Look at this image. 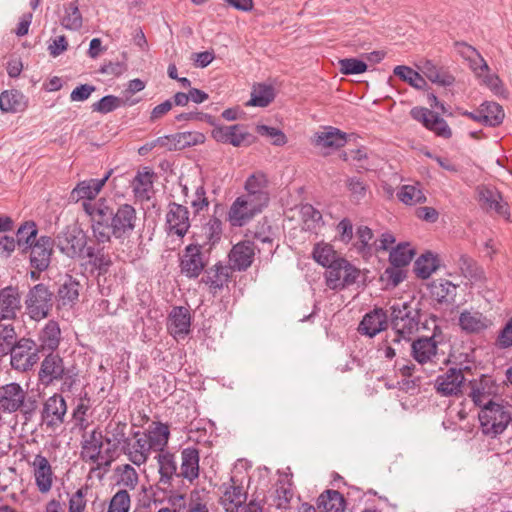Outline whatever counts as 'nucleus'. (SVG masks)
<instances>
[{
    "mask_svg": "<svg viewBox=\"0 0 512 512\" xmlns=\"http://www.w3.org/2000/svg\"><path fill=\"white\" fill-rule=\"evenodd\" d=\"M84 212L90 218L92 236L97 244L109 243L112 237L123 242L130 238L139 221L133 205L122 203L115 208L111 200L104 197L95 203L87 202Z\"/></svg>",
    "mask_w": 512,
    "mask_h": 512,
    "instance_id": "f257e3e1",
    "label": "nucleus"
},
{
    "mask_svg": "<svg viewBox=\"0 0 512 512\" xmlns=\"http://www.w3.org/2000/svg\"><path fill=\"white\" fill-rule=\"evenodd\" d=\"M37 408V401L28 397L27 391L16 382L0 386V413L12 414L21 412L31 415Z\"/></svg>",
    "mask_w": 512,
    "mask_h": 512,
    "instance_id": "f03ea898",
    "label": "nucleus"
},
{
    "mask_svg": "<svg viewBox=\"0 0 512 512\" xmlns=\"http://www.w3.org/2000/svg\"><path fill=\"white\" fill-rule=\"evenodd\" d=\"M478 418L482 433L491 438L502 434L512 420L509 409L494 401L485 404Z\"/></svg>",
    "mask_w": 512,
    "mask_h": 512,
    "instance_id": "7ed1b4c3",
    "label": "nucleus"
},
{
    "mask_svg": "<svg viewBox=\"0 0 512 512\" xmlns=\"http://www.w3.org/2000/svg\"><path fill=\"white\" fill-rule=\"evenodd\" d=\"M420 312L407 302L395 303L390 307V325L393 332L413 337L419 330Z\"/></svg>",
    "mask_w": 512,
    "mask_h": 512,
    "instance_id": "20e7f679",
    "label": "nucleus"
},
{
    "mask_svg": "<svg viewBox=\"0 0 512 512\" xmlns=\"http://www.w3.org/2000/svg\"><path fill=\"white\" fill-rule=\"evenodd\" d=\"M200 243L187 245L180 255V272L189 279L198 278L205 270L209 262L208 252L203 251Z\"/></svg>",
    "mask_w": 512,
    "mask_h": 512,
    "instance_id": "39448f33",
    "label": "nucleus"
},
{
    "mask_svg": "<svg viewBox=\"0 0 512 512\" xmlns=\"http://www.w3.org/2000/svg\"><path fill=\"white\" fill-rule=\"evenodd\" d=\"M88 238L86 233L77 226H68L56 237V246L61 253L69 258H84Z\"/></svg>",
    "mask_w": 512,
    "mask_h": 512,
    "instance_id": "423d86ee",
    "label": "nucleus"
},
{
    "mask_svg": "<svg viewBox=\"0 0 512 512\" xmlns=\"http://www.w3.org/2000/svg\"><path fill=\"white\" fill-rule=\"evenodd\" d=\"M326 268V285L332 290H341L353 285L360 275V270L344 258H339Z\"/></svg>",
    "mask_w": 512,
    "mask_h": 512,
    "instance_id": "0eeeda50",
    "label": "nucleus"
},
{
    "mask_svg": "<svg viewBox=\"0 0 512 512\" xmlns=\"http://www.w3.org/2000/svg\"><path fill=\"white\" fill-rule=\"evenodd\" d=\"M9 354L11 367L19 372L31 370L39 361V348L29 338H20Z\"/></svg>",
    "mask_w": 512,
    "mask_h": 512,
    "instance_id": "6e6552de",
    "label": "nucleus"
},
{
    "mask_svg": "<svg viewBox=\"0 0 512 512\" xmlns=\"http://www.w3.org/2000/svg\"><path fill=\"white\" fill-rule=\"evenodd\" d=\"M266 207L246 196H238L231 204L227 220L233 227H242L248 224L256 215Z\"/></svg>",
    "mask_w": 512,
    "mask_h": 512,
    "instance_id": "1a4fd4ad",
    "label": "nucleus"
},
{
    "mask_svg": "<svg viewBox=\"0 0 512 512\" xmlns=\"http://www.w3.org/2000/svg\"><path fill=\"white\" fill-rule=\"evenodd\" d=\"M53 293L42 283L33 286L25 300L29 316L34 320H41L48 316L52 308Z\"/></svg>",
    "mask_w": 512,
    "mask_h": 512,
    "instance_id": "9d476101",
    "label": "nucleus"
},
{
    "mask_svg": "<svg viewBox=\"0 0 512 512\" xmlns=\"http://www.w3.org/2000/svg\"><path fill=\"white\" fill-rule=\"evenodd\" d=\"M211 135L215 141L234 147L249 146L256 140L243 124L215 125Z\"/></svg>",
    "mask_w": 512,
    "mask_h": 512,
    "instance_id": "9b49d317",
    "label": "nucleus"
},
{
    "mask_svg": "<svg viewBox=\"0 0 512 512\" xmlns=\"http://www.w3.org/2000/svg\"><path fill=\"white\" fill-rule=\"evenodd\" d=\"M67 403L61 394L55 393L45 400L41 410V421L51 430L58 429L65 421Z\"/></svg>",
    "mask_w": 512,
    "mask_h": 512,
    "instance_id": "f8f14e48",
    "label": "nucleus"
},
{
    "mask_svg": "<svg viewBox=\"0 0 512 512\" xmlns=\"http://www.w3.org/2000/svg\"><path fill=\"white\" fill-rule=\"evenodd\" d=\"M113 173V170L110 169L106 172V174L100 179H87L80 181L75 188L70 193V199L72 201H80L82 200L81 206L84 210V205L89 203H95L98 199H96L97 195L101 192L106 182L109 180Z\"/></svg>",
    "mask_w": 512,
    "mask_h": 512,
    "instance_id": "ddd939ff",
    "label": "nucleus"
},
{
    "mask_svg": "<svg viewBox=\"0 0 512 512\" xmlns=\"http://www.w3.org/2000/svg\"><path fill=\"white\" fill-rule=\"evenodd\" d=\"M410 114L414 120L421 122L427 129L433 131L437 136L445 139L452 136V131L446 120L440 117L437 113H434L424 107H414L411 109Z\"/></svg>",
    "mask_w": 512,
    "mask_h": 512,
    "instance_id": "4468645a",
    "label": "nucleus"
},
{
    "mask_svg": "<svg viewBox=\"0 0 512 512\" xmlns=\"http://www.w3.org/2000/svg\"><path fill=\"white\" fill-rule=\"evenodd\" d=\"M189 210L187 207L171 202L166 214V228L169 234L184 237L190 228Z\"/></svg>",
    "mask_w": 512,
    "mask_h": 512,
    "instance_id": "2eb2a0df",
    "label": "nucleus"
},
{
    "mask_svg": "<svg viewBox=\"0 0 512 512\" xmlns=\"http://www.w3.org/2000/svg\"><path fill=\"white\" fill-rule=\"evenodd\" d=\"M54 240L49 236H40L30 245V265L39 272L45 271L51 262Z\"/></svg>",
    "mask_w": 512,
    "mask_h": 512,
    "instance_id": "dca6fc26",
    "label": "nucleus"
},
{
    "mask_svg": "<svg viewBox=\"0 0 512 512\" xmlns=\"http://www.w3.org/2000/svg\"><path fill=\"white\" fill-rule=\"evenodd\" d=\"M464 375L461 369L450 368L445 373L437 376L435 389L444 397L458 396L462 392Z\"/></svg>",
    "mask_w": 512,
    "mask_h": 512,
    "instance_id": "f3484780",
    "label": "nucleus"
},
{
    "mask_svg": "<svg viewBox=\"0 0 512 512\" xmlns=\"http://www.w3.org/2000/svg\"><path fill=\"white\" fill-rule=\"evenodd\" d=\"M458 325L462 332L478 335L490 328L492 321L480 311L465 309L459 315Z\"/></svg>",
    "mask_w": 512,
    "mask_h": 512,
    "instance_id": "a211bd4d",
    "label": "nucleus"
},
{
    "mask_svg": "<svg viewBox=\"0 0 512 512\" xmlns=\"http://www.w3.org/2000/svg\"><path fill=\"white\" fill-rule=\"evenodd\" d=\"M437 350L435 333L431 337H419L410 344L412 358L421 365L436 362Z\"/></svg>",
    "mask_w": 512,
    "mask_h": 512,
    "instance_id": "6ab92c4d",
    "label": "nucleus"
},
{
    "mask_svg": "<svg viewBox=\"0 0 512 512\" xmlns=\"http://www.w3.org/2000/svg\"><path fill=\"white\" fill-rule=\"evenodd\" d=\"M144 437L143 432L136 431L133 433V440L130 439L123 445V452L128 460L138 467L148 461L152 452Z\"/></svg>",
    "mask_w": 512,
    "mask_h": 512,
    "instance_id": "aec40b11",
    "label": "nucleus"
},
{
    "mask_svg": "<svg viewBox=\"0 0 512 512\" xmlns=\"http://www.w3.org/2000/svg\"><path fill=\"white\" fill-rule=\"evenodd\" d=\"M35 485L42 494L48 493L53 485V471L48 459L42 454H37L30 463Z\"/></svg>",
    "mask_w": 512,
    "mask_h": 512,
    "instance_id": "412c9836",
    "label": "nucleus"
},
{
    "mask_svg": "<svg viewBox=\"0 0 512 512\" xmlns=\"http://www.w3.org/2000/svg\"><path fill=\"white\" fill-rule=\"evenodd\" d=\"M65 371L63 359L58 354L51 353L41 363L38 373L39 380L43 385L49 386L53 382L63 379Z\"/></svg>",
    "mask_w": 512,
    "mask_h": 512,
    "instance_id": "4be33fe9",
    "label": "nucleus"
},
{
    "mask_svg": "<svg viewBox=\"0 0 512 512\" xmlns=\"http://www.w3.org/2000/svg\"><path fill=\"white\" fill-rule=\"evenodd\" d=\"M21 309V300L18 289L7 286L0 290V321L11 322Z\"/></svg>",
    "mask_w": 512,
    "mask_h": 512,
    "instance_id": "5701e85b",
    "label": "nucleus"
},
{
    "mask_svg": "<svg viewBox=\"0 0 512 512\" xmlns=\"http://www.w3.org/2000/svg\"><path fill=\"white\" fill-rule=\"evenodd\" d=\"M389 319L390 315L388 316L384 309L374 308L364 315L358 330L361 334L372 338L387 328Z\"/></svg>",
    "mask_w": 512,
    "mask_h": 512,
    "instance_id": "b1692460",
    "label": "nucleus"
},
{
    "mask_svg": "<svg viewBox=\"0 0 512 512\" xmlns=\"http://www.w3.org/2000/svg\"><path fill=\"white\" fill-rule=\"evenodd\" d=\"M232 272V267L217 262L215 265L205 270L201 282L207 285L211 292L216 293L228 285Z\"/></svg>",
    "mask_w": 512,
    "mask_h": 512,
    "instance_id": "393cba45",
    "label": "nucleus"
},
{
    "mask_svg": "<svg viewBox=\"0 0 512 512\" xmlns=\"http://www.w3.org/2000/svg\"><path fill=\"white\" fill-rule=\"evenodd\" d=\"M478 198L480 206L487 212H495L496 214L509 217L508 205L502 199L501 194L489 187H478Z\"/></svg>",
    "mask_w": 512,
    "mask_h": 512,
    "instance_id": "a878e982",
    "label": "nucleus"
},
{
    "mask_svg": "<svg viewBox=\"0 0 512 512\" xmlns=\"http://www.w3.org/2000/svg\"><path fill=\"white\" fill-rule=\"evenodd\" d=\"M255 245L250 241H242L233 246L229 253L232 270L245 271L253 263Z\"/></svg>",
    "mask_w": 512,
    "mask_h": 512,
    "instance_id": "bb28decb",
    "label": "nucleus"
},
{
    "mask_svg": "<svg viewBox=\"0 0 512 512\" xmlns=\"http://www.w3.org/2000/svg\"><path fill=\"white\" fill-rule=\"evenodd\" d=\"M191 317L188 309L182 306L174 307L169 314L167 328L175 338H184L190 332Z\"/></svg>",
    "mask_w": 512,
    "mask_h": 512,
    "instance_id": "cd10ccee",
    "label": "nucleus"
},
{
    "mask_svg": "<svg viewBox=\"0 0 512 512\" xmlns=\"http://www.w3.org/2000/svg\"><path fill=\"white\" fill-rule=\"evenodd\" d=\"M199 450L195 447H186L181 451V466L179 477L193 483L199 477Z\"/></svg>",
    "mask_w": 512,
    "mask_h": 512,
    "instance_id": "c85d7f7f",
    "label": "nucleus"
},
{
    "mask_svg": "<svg viewBox=\"0 0 512 512\" xmlns=\"http://www.w3.org/2000/svg\"><path fill=\"white\" fill-rule=\"evenodd\" d=\"M245 194L250 199L257 201L263 205L269 203V193L267 191V179L262 173H255L249 176L245 182Z\"/></svg>",
    "mask_w": 512,
    "mask_h": 512,
    "instance_id": "c756f323",
    "label": "nucleus"
},
{
    "mask_svg": "<svg viewBox=\"0 0 512 512\" xmlns=\"http://www.w3.org/2000/svg\"><path fill=\"white\" fill-rule=\"evenodd\" d=\"M144 439L154 452H163L168 445L170 430L167 424L157 422L150 429L143 432Z\"/></svg>",
    "mask_w": 512,
    "mask_h": 512,
    "instance_id": "7c9ffc66",
    "label": "nucleus"
},
{
    "mask_svg": "<svg viewBox=\"0 0 512 512\" xmlns=\"http://www.w3.org/2000/svg\"><path fill=\"white\" fill-rule=\"evenodd\" d=\"M412 337L400 335L393 332L392 335H387V338L380 344L379 351L387 359H393L396 355H402L406 351V346L410 347Z\"/></svg>",
    "mask_w": 512,
    "mask_h": 512,
    "instance_id": "2f4dec72",
    "label": "nucleus"
},
{
    "mask_svg": "<svg viewBox=\"0 0 512 512\" xmlns=\"http://www.w3.org/2000/svg\"><path fill=\"white\" fill-rule=\"evenodd\" d=\"M80 282L71 275L66 274L60 281L57 296L63 306L74 305L79 298Z\"/></svg>",
    "mask_w": 512,
    "mask_h": 512,
    "instance_id": "473e14b6",
    "label": "nucleus"
},
{
    "mask_svg": "<svg viewBox=\"0 0 512 512\" xmlns=\"http://www.w3.org/2000/svg\"><path fill=\"white\" fill-rule=\"evenodd\" d=\"M103 447L102 432L93 430L82 443L81 457L92 463H98Z\"/></svg>",
    "mask_w": 512,
    "mask_h": 512,
    "instance_id": "72a5a7b5",
    "label": "nucleus"
},
{
    "mask_svg": "<svg viewBox=\"0 0 512 512\" xmlns=\"http://www.w3.org/2000/svg\"><path fill=\"white\" fill-rule=\"evenodd\" d=\"M84 257L88 258V264L92 270L97 271V274L104 275L109 271L112 265V259L109 253L104 251V248H95L88 246L84 253Z\"/></svg>",
    "mask_w": 512,
    "mask_h": 512,
    "instance_id": "f704fd0d",
    "label": "nucleus"
},
{
    "mask_svg": "<svg viewBox=\"0 0 512 512\" xmlns=\"http://www.w3.org/2000/svg\"><path fill=\"white\" fill-rule=\"evenodd\" d=\"M222 226V221L213 215L201 227V235L199 237L202 238V242L200 245H203L204 248L208 246L207 251L220 241L223 232Z\"/></svg>",
    "mask_w": 512,
    "mask_h": 512,
    "instance_id": "c9c22d12",
    "label": "nucleus"
},
{
    "mask_svg": "<svg viewBox=\"0 0 512 512\" xmlns=\"http://www.w3.org/2000/svg\"><path fill=\"white\" fill-rule=\"evenodd\" d=\"M317 509L319 512H344L345 499L340 492L327 490L318 497Z\"/></svg>",
    "mask_w": 512,
    "mask_h": 512,
    "instance_id": "e433bc0d",
    "label": "nucleus"
},
{
    "mask_svg": "<svg viewBox=\"0 0 512 512\" xmlns=\"http://www.w3.org/2000/svg\"><path fill=\"white\" fill-rule=\"evenodd\" d=\"M314 144L321 148L338 149L346 144L345 134L336 128L329 127L316 133Z\"/></svg>",
    "mask_w": 512,
    "mask_h": 512,
    "instance_id": "4c0bfd02",
    "label": "nucleus"
},
{
    "mask_svg": "<svg viewBox=\"0 0 512 512\" xmlns=\"http://www.w3.org/2000/svg\"><path fill=\"white\" fill-rule=\"evenodd\" d=\"M457 288L451 281L440 279L431 284V294L439 303L452 304L455 302Z\"/></svg>",
    "mask_w": 512,
    "mask_h": 512,
    "instance_id": "58836bf2",
    "label": "nucleus"
},
{
    "mask_svg": "<svg viewBox=\"0 0 512 512\" xmlns=\"http://www.w3.org/2000/svg\"><path fill=\"white\" fill-rule=\"evenodd\" d=\"M246 498L243 488L233 483L225 488L221 501L226 512H237L239 507L245 503Z\"/></svg>",
    "mask_w": 512,
    "mask_h": 512,
    "instance_id": "ea45409f",
    "label": "nucleus"
},
{
    "mask_svg": "<svg viewBox=\"0 0 512 512\" xmlns=\"http://www.w3.org/2000/svg\"><path fill=\"white\" fill-rule=\"evenodd\" d=\"M483 125L489 127L499 126L505 117L504 110L500 104L494 101H485L480 106Z\"/></svg>",
    "mask_w": 512,
    "mask_h": 512,
    "instance_id": "a19ab883",
    "label": "nucleus"
},
{
    "mask_svg": "<svg viewBox=\"0 0 512 512\" xmlns=\"http://www.w3.org/2000/svg\"><path fill=\"white\" fill-rule=\"evenodd\" d=\"M26 108L25 97L17 90L4 91L0 94V109L3 112L17 113Z\"/></svg>",
    "mask_w": 512,
    "mask_h": 512,
    "instance_id": "79ce46f5",
    "label": "nucleus"
},
{
    "mask_svg": "<svg viewBox=\"0 0 512 512\" xmlns=\"http://www.w3.org/2000/svg\"><path fill=\"white\" fill-rule=\"evenodd\" d=\"M420 69L431 82L441 86H451L455 81L451 74L438 68L431 60H425Z\"/></svg>",
    "mask_w": 512,
    "mask_h": 512,
    "instance_id": "37998d69",
    "label": "nucleus"
},
{
    "mask_svg": "<svg viewBox=\"0 0 512 512\" xmlns=\"http://www.w3.org/2000/svg\"><path fill=\"white\" fill-rule=\"evenodd\" d=\"M156 458L159 465L160 482L169 484L174 475L178 476L174 455L168 451H163Z\"/></svg>",
    "mask_w": 512,
    "mask_h": 512,
    "instance_id": "c03bdc74",
    "label": "nucleus"
},
{
    "mask_svg": "<svg viewBox=\"0 0 512 512\" xmlns=\"http://www.w3.org/2000/svg\"><path fill=\"white\" fill-rule=\"evenodd\" d=\"M275 98V91L272 85L257 84L253 86L251 99L247 105L256 107H267Z\"/></svg>",
    "mask_w": 512,
    "mask_h": 512,
    "instance_id": "a18cd8bd",
    "label": "nucleus"
},
{
    "mask_svg": "<svg viewBox=\"0 0 512 512\" xmlns=\"http://www.w3.org/2000/svg\"><path fill=\"white\" fill-rule=\"evenodd\" d=\"M37 233L38 229L33 221H27L18 228L15 240L18 248L23 253H25L29 249L30 245H33L37 240Z\"/></svg>",
    "mask_w": 512,
    "mask_h": 512,
    "instance_id": "49530a36",
    "label": "nucleus"
},
{
    "mask_svg": "<svg viewBox=\"0 0 512 512\" xmlns=\"http://www.w3.org/2000/svg\"><path fill=\"white\" fill-rule=\"evenodd\" d=\"M456 257L454 262L458 266L462 276L472 281L481 279L482 270L471 257L467 254H458Z\"/></svg>",
    "mask_w": 512,
    "mask_h": 512,
    "instance_id": "de8ad7c7",
    "label": "nucleus"
},
{
    "mask_svg": "<svg viewBox=\"0 0 512 512\" xmlns=\"http://www.w3.org/2000/svg\"><path fill=\"white\" fill-rule=\"evenodd\" d=\"M206 137L203 133L198 131H187L173 134L172 147L175 150H182L191 146L203 144Z\"/></svg>",
    "mask_w": 512,
    "mask_h": 512,
    "instance_id": "09e8293b",
    "label": "nucleus"
},
{
    "mask_svg": "<svg viewBox=\"0 0 512 512\" xmlns=\"http://www.w3.org/2000/svg\"><path fill=\"white\" fill-rule=\"evenodd\" d=\"M18 340L13 323L0 321V358L8 355Z\"/></svg>",
    "mask_w": 512,
    "mask_h": 512,
    "instance_id": "8fccbe9b",
    "label": "nucleus"
},
{
    "mask_svg": "<svg viewBox=\"0 0 512 512\" xmlns=\"http://www.w3.org/2000/svg\"><path fill=\"white\" fill-rule=\"evenodd\" d=\"M491 394V387L489 386V381L487 379L471 382L469 396L476 406H479L482 409L486 403L492 401Z\"/></svg>",
    "mask_w": 512,
    "mask_h": 512,
    "instance_id": "3c124183",
    "label": "nucleus"
},
{
    "mask_svg": "<svg viewBox=\"0 0 512 512\" xmlns=\"http://www.w3.org/2000/svg\"><path fill=\"white\" fill-rule=\"evenodd\" d=\"M393 73L415 89L422 90L427 85L424 77L411 67L398 65L394 68Z\"/></svg>",
    "mask_w": 512,
    "mask_h": 512,
    "instance_id": "603ef678",
    "label": "nucleus"
},
{
    "mask_svg": "<svg viewBox=\"0 0 512 512\" xmlns=\"http://www.w3.org/2000/svg\"><path fill=\"white\" fill-rule=\"evenodd\" d=\"M152 171L138 172L132 182L133 193L136 197L144 199L149 198V192L153 186Z\"/></svg>",
    "mask_w": 512,
    "mask_h": 512,
    "instance_id": "864d4df0",
    "label": "nucleus"
},
{
    "mask_svg": "<svg viewBox=\"0 0 512 512\" xmlns=\"http://www.w3.org/2000/svg\"><path fill=\"white\" fill-rule=\"evenodd\" d=\"M82 15L76 2L64 6V15L61 24L65 29L77 31L82 27Z\"/></svg>",
    "mask_w": 512,
    "mask_h": 512,
    "instance_id": "5fc2aeb1",
    "label": "nucleus"
},
{
    "mask_svg": "<svg viewBox=\"0 0 512 512\" xmlns=\"http://www.w3.org/2000/svg\"><path fill=\"white\" fill-rule=\"evenodd\" d=\"M135 103H137V101H131L130 103H128L127 100H124L117 96L106 95L92 105V110L95 112H99L101 114H107L120 107H124L126 105L131 106Z\"/></svg>",
    "mask_w": 512,
    "mask_h": 512,
    "instance_id": "6e6d98bb",
    "label": "nucleus"
},
{
    "mask_svg": "<svg viewBox=\"0 0 512 512\" xmlns=\"http://www.w3.org/2000/svg\"><path fill=\"white\" fill-rule=\"evenodd\" d=\"M300 215L306 231H316L322 225V214L311 204L301 205Z\"/></svg>",
    "mask_w": 512,
    "mask_h": 512,
    "instance_id": "4d7b16f0",
    "label": "nucleus"
},
{
    "mask_svg": "<svg viewBox=\"0 0 512 512\" xmlns=\"http://www.w3.org/2000/svg\"><path fill=\"white\" fill-rule=\"evenodd\" d=\"M313 259L323 267H327L340 257L337 256L333 246L328 243H317L312 252Z\"/></svg>",
    "mask_w": 512,
    "mask_h": 512,
    "instance_id": "13d9d810",
    "label": "nucleus"
},
{
    "mask_svg": "<svg viewBox=\"0 0 512 512\" xmlns=\"http://www.w3.org/2000/svg\"><path fill=\"white\" fill-rule=\"evenodd\" d=\"M414 256V251L408 243L399 244L389 254L390 263L397 268L408 265Z\"/></svg>",
    "mask_w": 512,
    "mask_h": 512,
    "instance_id": "bf43d9fd",
    "label": "nucleus"
},
{
    "mask_svg": "<svg viewBox=\"0 0 512 512\" xmlns=\"http://www.w3.org/2000/svg\"><path fill=\"white\" fill-rule=\"evenodd\" d=\"M437 269V258L431 252L421 255L415 262V272L418 277L427 279Z\"/></svg>",
    "mask_w": 512,
    "mask_h": 512,
    "instance_id": "052dcab7",
    "label": "nucleus"
},
{
    "mask_svg": "<svg viewBox=\"0 0 512 512\" xmlns=\"http://www.w3.org/2000/svg\"><path fill=\"white\" fill-rule=\"evenodd\" d=\"M397 196L406 205H415L426 201V197L418 185H403Z\"/></svg>",
    "mask_w": 512,
    "mask_h": 512,
    "instance_id": "680f3d73",
    "label": "nucleus"
},
{
    "mask_svg": "<svg viewBox=\"0 0 512 512\" xmlns=\"http://www.w3.org/2000/svg\"><path fill=\"white\" fill-rule=\"evenodd\" d=\"M40 339L43 346L54 350L59 345L60 329L56 322L50 321L41 332Z\"/></svg>",
    "mask_w": 512,
    "mask_h": 512,
    "instance_id": "e2e57ef3",
    "label": "nucleus"
},
{
    "mask_svg": "<svg viewBox=\"0 0 512 512\" xmlns=\"http://www.w3.org/2000/svg\"><path fill=\"white\" fill-rule=\"evenodd\" d=\"M129 508V493L126 490H120L111 498L107 512H128Z\"/></svg>",
    "mask_w": 512,
    "mask_h": 512,
    "instance_id": "0e129e2a",
    "label": "nucleus"
},
{
    "mask_svg": "<svg viewBox=\"0 0 512 512\" xmlns=\"http://www.w3.org/2000/svg\"><path fill=\"white\" fill-rule=\"evenodd\" d=\"M339 65L341 73L345 75L361 74L367 69L366 63L356 58L341 59Z\"/></svg>",
    "mask_w": 512,
    "mask_h": 512,
    "instance_id": "69168bd1",
    "label": "nucleus"
},
{
    "mask_svg": "<svg viewBox=\"0 0 512 512\" xmlns=\"http://www.w3.org/2000/svg\"><path fill=\"white\" fill-rule=\"evenodd\" d=\"M256 130L261 136L270 137L273 145L282 146L287 142L286 135L280 129L267 125H258Z\"/></svg>",
    "mask_w": 512,
    "mask_h": 512,
    "instance_id": "338daca9",
    "label": "nucleus"
},
{
    "mask_svg": "<svg viewBox=\"0 0 512 512\" xmlns=\"http://www.w3.org/2000/svg\"><path fill=\"white\" fill-rule=\"evenodd\" d=\"M346 185L354 200L360 201L366 196L368 186L360 178L350 177L347 179Z\"/></svg>",
    "mask_w": 512,
    "mask_h": 512,
    "instance_id": "774afa93",
    "label": "nucleus"
}]
</instances>
